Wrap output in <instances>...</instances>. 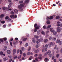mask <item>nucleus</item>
Wrapping results in <instances>:
<instances>
[{
    "instance_id": "f257e3e1",
    "label": "nucleus",
    "mask_w": 62,
    "mask_h": 62,
    "mask_svg": "<svg viewBox=\"0 0 62 62\" xmlns=\"http://www.w3.org/2000/svg\"><path fill=\"white\" fill-rule=\"evenodd\" d=\"M25 3H23L22 4H21L20 5H19L18 7V8L19 10L20 11H22L23 10V8H22L24 6Z\"/></svg>"
},
{
    "instance_id": "f03ea898",
    "label": "nucleus",
    "mask_w": 62,
    "mask_h": 62,
    "mask_svg": "<svg viewBox=\"0 0 62 62\" xmlns=\"http://www.w3.org/2000/svg\"><path fill=\"white\" fill-rule=\"evenodd\" d=\"M37 26V24H34V27H35V29L34 30V32H36L37 30H38V29H39V27Z\"/></svg>"
},
{
    "instance_id": "7ed1b4c3",
    "label": "nucleus",
    "mask_w": 62,
    "mask_h": 62,
    "mask_svg": "<svg viewBox=\"0 0 62 62\" xmlns=\"http://www.w3.org/2000/svg\"><path fill=\"white\" fill-rule=\"evenodd\" d=\"M10 17H11V18L13 17V19H15V18H16L17 16L16 15H15V16L14 15H10Z\"/></svg>"
},
{
    "instance_id": "20e7f679",
    "label": "nucleus",
    "mask_w": 62,
    "mask_h": 62,
    "mask_svg": "<svg viewBox=\"0 0 62 62\" xmlns=\"http://www.w3.org/2000/svg\"><path fill=\"white\" fill-rule=\"evenodd\" d=\"M56 43H58L59 44V45H61V44H62V43H61V41L58 39H57V40L56 41Z\"/></svg>"
},
{
    "instance_id": "39448f33",
    "label": "nucleus",
    "mask_w": 62,
    "mask_h": 62,
    "mask_svg": "<svg viewBox=\"0 0 62 62\" xmlns=\"http://www.w3.org/2000/svg\"><path fill=\"white\" fill-rule=\"evenodd\" d=\"M57 32H60L61 31H60V27H58L57 28Z\"/></svg>"
},
{
    "instance_id": "423d86ee",
    "label": "nucleus",
    "mask_w": 62,
    "mask_h": 62,
    "mask_svg": "<svg viewBox=\"0 0 62 62\" xmlns=\"http://www.w3.org/2000/svg\"><path fill=\"white\" fill-rule=\"evenodd\" d=\"M39 59H40L41 60V59H42V57H39L38 58L36 57L35 58V60L36 61H39Z\"/></svg>"
},
{
    "instance_id": "0eeeda50",
    "label": "nucleus",
    "mask_w": 62,
    "mask_h": 62,
    "mask_svg": "<svg viewBox=\"0 0 62 62\" xmlns=\"http://www.w3.org/2000/svg\"><path fill=\"white\" fill-rule=\"evenodd\" d=\"M51 33H53V35H55L57 34V32L54 31V30L51 31Z\"/></svg>"
},
{
    "instance_id": "6e6552de",
    "label": "nucleus",
    "mask_w": 62,
    "mask_h": 62,
    "mask_svg": "<svg viewBox=\"0 0 62 62\" xmlns=\"http://www.w3.org/2000/svg\"><path fill=\"white\" fill-rule=\"evenodd\" d=\"M9 5L8 6V8H9L11 7V6L12 5V2L9 3Z\"/></svg>"
},
{
    "instance_id": "1a4fd4ad",
    "label": "nucleus",
    "mask_w": 62,
    "mask_h": 62,
    "mask_svg": "<svg viewBox=\"0 0 62 62\" xmlns=\"http://www.w3.org/2000/svg\"><path fill=\"white\" fill-rule=\"evenodd\" d=\"M44 42L45 43H46L47 42V41H48V39H45L43 40Z\"/></svg>"
},
{
    "instance_id": "9d476101",
    "label": "nucleus",
    "mask_w": 62,
    "mask_h": 62,
    "mask_svg": "<svg viewBox=\"0 0 62 62\" xmlns=\"http://www.w3.org/2000/svg\"><path fill=\"white\" fill-rule=\"evenodd\" d=\"M44 61L45 62H48L49 61V59L47 58H46L44 59Z\"/></svg>"
},
{
    "instance_id": "9b49d317",
    "label": "nucleus",
    "mask_w": 62,
    "mask_h": 62,
    "mask_svg": "<svg viewBox=\"0 0 62 62\" xmlns=\"http://www.w3.org/2000/svg\"><path fill=\"white\" fill-rule=\"evenodd\" d=\"M16 49H14L13 51V54H15V53H16Z\"/></svg>"
},
{
    "instance_id": "f8f14e48",
    "label": "nucleus",
    "mask_w": 62,
    "mask_h": 62,
    "mask_svg": "<svg viewBox=\"0 0 62 62\" xmlns=\"http://www.w3.org/2000/svg\"><path fill=\"white\" fill-rule=\"evenodd\" d=\"M32 41L34 43H35V42H36V40H35V38H32Z\"/></svg>"
},
{
    "instance_id": "ddd939ff",
    "label": "nucleus",
    "mask_w": 62,
    "mask_h": 62,
    "mask_svg": "<svg viewBox=\"0 0 62 62\" xmlns=\"http://www.w3.org/2000/svg\"><path fill=\"white\" fill-rule=\"evenodd\" d=\"M51 51L48 50V51L47 52V54L48 55H49V54H51Z\"/></svg>"
},
{
    "instance_id": "4468645a",
    "label": "nucleus",
    "mask_w": 62,
    "mask_h": 62,
    "mask_svg": "<svg viewBox=\"0 0 62 62\" xmlns=\"http://www.w3.org/2000/svg\"><path fill=\"white\" fill-rule=\"evenodd\" d=\"M40 42V40L39 39H38L36 41V43H37V44H38V43H39Z\"/></svg>"
},
{
    "instance_id": "2eb2a0df",
    "label": "nucleus",
    "mask_w": 62,
    "mask_h": 62,
    "mask_svg": "<svg viewBox=\"0 0 62 62\" xmlns=\"http://www.w3.org/2000/svg\"><path fill=\"white\" fill-rule=\"evenodd\" d=\"M51 27V25H49L46 28L47 29V30H49V28H50Z\"/></svg>"
},
{
    "instance_id": "dca6fc26",
    "label": "nucleus",
    "mask_w": 62,
    "mask_h": 62,
    "mask_svg": "<svg viewBox=\"0 0 62 62\" xmlns=\"http://www.w3.org/2000/svg\"><path fill=\"white\" fill-rule=\"evenodd\" d=\"M5 16V15H4V14H2V15H1L0 16V17L2 19V18H3V17H4Z\"/></svg>"
},
{
    "instance_id": "f3484780",
    "label": "nucleus",
    "mask_w": 62,
    "mask_h": 62,
    "mask_svg": "<svg viewBox=\"0 0 62 62\" xmlns=\"http://www.w3.org/2000/svg\"><path fill=\"white\" fill-rule=\"evenodd\" d=\"M8 60V58H4L3 59V60L4 61H6Z\"/></svg>"
},
{
    "instance_id": "a211bd4d",
    "label": "nucleus",
    "mask_w": 62,
    "mask_h": 62,
    "mask_svg": "<svg viewBox=\"0 0 62 62\" xmlns=\"http://www.w3.org/2000/svg\"><path fill=\"white\" fill-rule=\"evenodd\" d=\"M7 54H10V51L9 50H8L7 51Z\"/></svg>"
},
{
    "instance_id": "6ab92c4d",
    "label": "nucleus",
    "mask_w": 62,
    "mask_h": 62,
    "mask_svg": "<svg viewBox=\"0 0 62 62\" xmlns=\"http://www.w3.org/2000/svg\"><path fill=\"white\" fill-rule=\"evenodd\" d=\"M29 2V0H26L25 1V3L27 4Z\"/></svg>"
},
{
    "instance_id": "aec40b11",
    "label": "nucleus",
    "mask_w": 62,
    "mask_h": 62,
    "mask_svg": "<svg viewBox=\"0 0 62 62\" xmlns=\"http://www.w3.org/2000/svg\"><path fill=\"white\" fill-rule=\"evenodd\" d=\"M7 46H5L4 47V51H6L7 50Z\"/></svg>"
},
{
    "instance_id": "412c9836",
    "label": "nucleus",
    "mask_w": 62,
    "mask_h": 62,
    "mask_svg": "<svg viewBox=\"0 0 62 62\" xmlns=\"http://www.w3.org/2000/svg\"><path fill=\"white\" fill-rule=\"evenodd\" d=\"M14 12L16 13H17L18 12V10L17 9H15L14 10Z\"/></svg>"
},
{
    "instance_id": "4be33fe9",
    "label": "nucleus",
    "mask_w": 62,
    "mask_h": 62,
    "mask_svg": "<svg viewBox=\"0 0 62 62\" xmlns=\"http://www.w3.org/2000/svg\"><path fill=\"white\" fill-rule=\"evenodd\" d=\"M36 47V48H39V44H37Z\"/></svg>"
},
{
    "instance_id": "5701e85b",
    "label": "nucleus",
    "mask_w": 62,
    "mask_h": 62,
    "mask_svg": "<svg viewBox=\"0 0 62 62\" xmlns=\"http://www.w3.org/2000/svg\"><path fill=\"white\" fill-rule=\"evenodd\" d=\"M56 49V50H58V47H56V45L55 46L54 48V49Z\"/></svg>"
},
{
    "instance_id": "b1692460",
    "label": "nucleus",
    "mask_w": 62,
    "mask_h": 62,
    "mask_svg": "<svg viewBox=\"0 0 62 62\" xmlns=\"http://www.w3.org/2000/svg\"><path fill=\"white\" fill-rule=\"evenodd\" d=\"M0 43H1V42H4V40L3 39H0Z\"/></svg>"
},
{
    "instance_id": "393cba45",
    "label": "nucleus",
    "mask_w": 62,
    "mask_h": 62,
    "mask_svg": "<svg viewBox=\"0 0 62 62\" xmlns=\"http://www.w3.org/2000/svg\"><path fill=\"white\" fill-rule=\"evenodd\" d=\"M40 40V41L41 42H42V41H43V39L42 38H41L40 39H39Z\"/></svg>"
},
{
    "instance_id": "a878e982",
    "label": "nucleus",
    "mask_w": 62,
    "mask_h": 62,
    "mask_svg": "<svg viewBox=\"0 0 62 62\" xmlns=\"http://www.w3.org/2000/svg\"><path fill=\"white\" fill-rule=\"evenodd\" d=\"M50 21L49 20H48L47 21V23L48 24H50Z\"/></svg>"
},
{
    "instance_id": "bb28decb",
    "label": "nucleus",
    "mask_w": 62,
    "mask_h": 62,
    "mask_svg": "<svg viewBox=\"0 0 62 62\" xmlns=\"http://www.w3.org/2000/svg\"><path fill=\"white\" fill-rule=\"evenodd\" d=\"M56 39V38H55L54 37L52 39V40L53 41H55V40Z\"/></svg>"
},
{
    "instance_id": "cd10ccee",
    "label": "nucleus",
    "mask_w": 62,
    "mask_h": 62,
    "mask_svg": "<svg viewBox=\"0 0 62 62\" xmlns=\"http://www.w3.org/2000/svg\"><path fill=\"white\" fill-rule=\"evenodd\" d=\"M56 19H60V17L59 16H56Z\"/></svg>"
},
{
    "instance_id": "c85d7f7f",
    "label": "nucleus",
    "mask_w": 62,
    "mask_h": 62,
    "mask_svg": "<svg viewBox=\"0 0 62 62\" xmlns=\"http://www.w3.org/2000/svg\"><path fill=\"white\" fill-rule=\"evenodd\" d=\"M27 39V38H25L23 39V41H25Z\"/></svg>"
},
{
    "instance_id": "c756f323",
    "label": "nucleus",
    "mask_w": 62,
    "mask_h": 62,
    "mask_svg": "<svg viewBox=\"0 0 62 62\" xmlns=\"http://www.w3.org/2000/svg\"><path fill=\"white\" fill-rule=\"evenodd\" d=\"M53 18H54V17L53 16H51L49 18V19H50V20H52V19H53Z\"/></svg>"
},
{
    "instance_id": "7c9ffc66",
    "label": "nucleus",
    "mask_w": 62,
    "mask_h": 62,
    "mask_svg": "<svg viewBox=\"0 0 62 62\" xmlns=\"http://www.w3.org/2000/svg\"><path fill=\"white\" fill-rule=\"evenodd\" d=\"M34 37L36 39H38V38H39V36L37 35H35L34 36Z\"/></svg>"
},
{
    "instance_id": "2f4dec72",
    "label": "nucleus",
    "mask_w": 62,
    "mask_h": 62,
    "mask_svg": "<svg viewBox=\"0 0 62 62\" xmlns=\"http://www.w3.org/2000/svg\"><path fill=\"white\" fill-rule=\"evenodd\" d=\"M0 54L1 55H3V52L2 51H1L0 52Z\"/></svg>"
},
{
    "instance_id": "473e14b6",
    "label": "nucleus",
    "mask_w": 62,
    "mask_h": 62,
    "mask_svg": "<svg viewBox=\"0 0 62 62\" xmlns=\"http://www.w3.org/2000/svg\"><path fill=\"white\" fill-rule=\"evenodd\" d=\"M35 53H38V52H39V50L37 49V50H35Z\"/></svg>"
},
{
    "instance_id": "72a5a7b5",
    "label": "nucleus",
    "mask_w": 62,
    "mask_h": 62,
    "mask_svg": "<svg viewBox=\"0 0 62 62\" xmlns=\"http://www.w3.org/2000/svg\"><path fill=\"white\" fill-rule=\"evenodd\" d=\"M4 41H6L7 40V39L6 38H3Z\"/></svg>"
},
{
    "instance_id": "f704fd0d",
    "label": "nucleus",
    "mask_w": 62,
    "mask_h": 62,
    "mask_svg": "<svg viewBox=\"0 0 62 62\" xmlns=\"http://www.w3.org/2000/svg\"><path fill=\"white\" fill-rule=\"evenodd\" d=\"M10 14H14V13L13 11H11V12Z\"/></svg>"
},
{
    "instance_id": "c9c22d12",
    "label": "nucleus",
    "mask_w": 62,
    "mask_h": 62,
    "mask_svg": "<svg viewBox=\"0 0 62 62\" xmlns=\"http://www.w3.org/2000/svg\"><path fill=\"white\" fill-rule=\"evenodd\" d=\"M22 50L23 51H24V48L23 47H22Z\"/></svg>"
},
{
    "instance_id": "e433bc0d",
    "label": "nucleus",
    "mask_w": 62,
    "mask_h": 62,
    "mask_svg": "<svg viewBox=\"0 0 62 62\" xmlns=\"http://www.w3.org/2000/svg\"><path fill=\"white\" fill-rule=\"evenodd\" d=\"M46 27V26L45 25H44L43 27V28L44 29H46V27Z\"/></svg>"
},
{
    "instance_id": "4c0bfd02",
    "label": "nucleus",
    "mask_w": 62,
    "mask_h": 62,
    "mask_svg": "<svg viewBox=\"0 0 62 62\" xmlns=\"http://www.w3.org/2000/svg\"><path fill=\"white\" fill-rule=\"evenodd\" d=\"M8 18H9V17L7 16L6 17L5 19L6 20H8Z\"/></svg>"
},
{
    "instance_id": "58836bf2",
    "label": "nucleus",
    "mask_w": 62,
    "mask_h": 62,
    "mask_svg": "<svg viewBox=\"0 0 62 62\" xmlns=\"http://www.w3.org/2000/svg\"><path fill=\"white\" fill-rule=\"evenodd\" d=\"M20 54H23V52H22V50H20Z\"/></svg>"
},
{
    "instance_id": "ea45409f",
    "label": "nucleus",
    "mask_w": 62,
    "mask_h": 62,
    "mask_svg": "<svg viewBox=\"0 0 62 62\" xmlns=\"http://www.w3.org/2000/svg\"><path fill=\"white\" fill-rule=\"evenodd\" d=\"M28 46V43H26L25 45V47H27Z\"/></svg>"
},
{
    "instance_id": "a19ab883",
    "label": "nucleus",
    "mask_w": 62,
    "mask_h": 62,
    "mask_svg": "<svg viewBox=\"0 0 62 62\" xmlns=\"http://www.w3.org/2000/svg\"><path fill=\"white\" fill-rule=\"evenodd\" d=\"M41 33L42 34H43V35H45V32L44 31H42Z\"/></svg>"
},
{
    "instance_id": "79ce46f5",
    "label": "nucleus",
    "mask_w": 62,
    "mask_h": 62,
    "mask_svg": "<svg viewBox=\"0 0 62 62\" xmlns=\"http://www.w3.org/2000/svg\"><path fill=\"white\" fill-rule=\"evenodd\" d=\"M2 9L3 10H6V8L5 7H3L2 8Z\"/></svg>"
},
{
    "instance_id": "37998d69",
    "label": "nucleus",
    "mask_w": 62,
    "mask_h": 62,
    "mask_svg": "<svg viewBox=\"0 0 62 62\" xmlns=\"http://www.w3.org/2000/svg\"><path fill=\"white\" fill-rule=\"evenodd\" d=\"M52 37H49L48 38V39L49 40H51L52 39Z\"/></svg>"
},
{
    "instance_id": "c03bdc74",
    "label": "nucleus",
    "mask_w": 62,
    "mask_h": 62,
    "mask_svg": "<svg viewBox=\"0 0 62 62\" xmlns=\"http://www.w3.org/2000/svg\"><path fill=\"white\" fill-rule=\"evenodd\" d=\"M50 44L51 45H52V46H53V45H54L53 43V42H51L50 43Z\"/></svg>"
},
{
    "instance_id": "a18cd8bd",
    "label": "nucleus",
    "mask_w": 62,
    "mask_h": 62,
    "mask_svg": "<svg viewBox=\"0 0 62 62\" xmlns=\"http://www.w3.org/2000/svg\"><path fill=\"white\" fill-rule=\"evenodd\" d=\"M23 1H19V3H20V4H22V3H23Z\"/></svg>"
},
{
    "instance_id": "49530a36",
    "label": "nucleus",
    "mask_w": 62,
    "mask_h": 62,
    "mask_svg": "<svg viewBox=\"0 0 62 62\" xmlns=\"http://www.w3.org/2000/svg\"><path fill=\"white\" fill-rule=\"evenodd\" d=\"M9 62H11L12 61V59L11 58H10L9 60Z\"/></svg>"
},
{
    "instance_id": "de8ad7c7",
    "label": "nucleus",
    "mask_w": 62,
    "mask_h": 62,
    "mask_svg": "<svg viewBox=\"0 0 62 62\" xmlns=\"http://www.w3.org/2000/svg\"><path fill=\"white\" fill-rule=\"evenodd\" d=\"M1 23H5V21H1Z\"/></svg>"
},
{
    "instance_id": "09e8293b",
    "label": "nucleus",
    "mask_w": 62,
    "mask_h": 62,
    "mask_svg": "<svg viewBox=\"0 0 62 62\" xmlns=\"http://www.w3.org/2000/svg\"><path fill=\"white\" fill-rule=\"evenodd\" d=\"M17 58V56H16L14 58V59H16V58Z\"/></svg>"
},
{
    "instance_id": "8fccbe9b",
    "label": "nucleus",
    "mask_w": 62,
    "mask_h": 62,
    "mask_svg": "<svg viewBox=\"0 0 62 62\" xmlns=\"http://www.w3.org/2000/svg\"><path fill=\"white\" fill-rule=\"evenodd\" d=\"M45 47H46V48H48V45L46 44L45 46Z\"/></svg>"
},
{
    "instance_id": "3c124183",
    "label": "nucleus",
    "mask_w": 62,
    "mask_h": 62,
    "mask_svg": "<svg viewBox=\"0 0 62 62\" xmlns=\"http://www.w3.org/2000/svg\"><path fill=\"white\" fill-rule=\"evenodd\" d=\"M59 55V54H57L56 55V56L58 58V57Z\"/></svg>"
},
{
    "instance_id": "603ef678",
    "label": "nucleus",
    "mask_w": 62,
    "mask_h": 62,
    "mask_svg": "<svg viewBox=\"0 0 62 62\" xmlns=\"http://www.w3.org/2000/svg\"><path fill=\"white\" fill-rule=\"evenodd\" d=\"M19 52H20L19 51V49H18L17 50V54H19Z\"/></svg>"
},
{
    "instance_id": "864d4df0",
    "label": "nucleus",
    "mask_w": 62,
    "mask_h": 62,
    "mask_svg": "<svg viewBox=\"0 0 62 62\" xmlns=\"http://www.w3.org/2000/svg\"><path fill=\"white\" fill-rule=\"evenodd\" d=\"M31 49V47L30 46H29V49H28V51H29Z\"/></svg>"
},
{
    "instance_id": "5fc2aeb1",
    "label": "nucleus",
    "mask_w": 62,
    "mask_h": 62,
    "mask_svg": "<svg viewBox=\"0 0 62 62\" xmlns=\"http://www.w3.org/2000/svg\"><path fill=\"white\" fill-rule=\"evenodd\" d=\"M13 44H14V45H15V44H16V43L15 42H13Z\"/></svg>"
},
{
    "instance_id": "6e6d98bb",
    "label": "nucleus",
    "mask_w": 62,
    "mask_h": 62,
    "mask_svg": "<svg viewBox=\"0 0 62 62\" xmlns=\"http://www.w3.org/2000/svg\"><path fill=\"white\" fill-rule=\"evenodd\" d=\"M59 60L60 62H62V60L61 59H59Z\"/></svg>"
},
{
    "instance_id": "4d7b16f0",
    "label": "nucleus",
    "mask_w": 62,
    "mask_h": 62,
    "mask_svg": "<svg viewBox=\"0 0 62 62\" xmlns=\"http://www.w3.org/2000/svg\"><path fill=\"white\" fill-rule=\"evenodd\" d=\"M23 56H24V57H25V56L26 54H25L24 53H23Z\"/></svg>"
},
{
    "instance_id": "13d9d810",
    "label": "nucleus",
    "mask_w": 62,
    "mask_h": 62,
    "mask_svg": "<svg viewBox=\"0 0 62 62\" xmlns=\"http://www.w3.org/2000/svg\"><path fill=\"white\" fill-rule=\"evenodd\" d=\"M18 38H15V40H18Z\"/></svg>"
},
{
    "instance_id": "bf43d9fd",
    "label": "nucleus",
    "mask_w": 62,
    "mask_h": 62,
    "mask_svg": "<svg viewBox=\"0 0 62 62\" xmlns=\"http://www.w3.org/2000/svg\"><path fill=\"white\" fill-rule=\"evenodd\" d=\"M41 56H42V55H41V54H40L39 55V57H41Z\"/></svg>"
},
{
    "instance_id": "052dcab7",
    "label": "nucleus",
    "mask_w": 62,
    "mask_h": 62,
    "mask_svg": "<svg viewBox=\"0 0 62 62\" xmlns=\"http://www.w3.org/2000/svg\"><path fill=\"white\" fill-rule=\"evenodd\" d=\"M35 56L36 57H37V56H38V54H36L35 55Z\"/></svg>"
},
{
    "instance_id": "680f3d73",
    "label": "nucleus",
    "mask_w": 62,
    "mask_h": 62,
    "mask_svg": "<svg viewBox=\"0 0 62 62\" xmlns=\"http://www.w3.org/2000/svg\"><path fill=\"white\" fill-rule=\"evenodd\" d=\"M53 28H51L50 29V31H53Z\"/></svg>"
},
{
    "instance_id": "e2e57ef3",
    "label": "nucleus",
    "mask_w": 62,
    "mask_h": 62,
    "mask_svg": "<svg viewBox=\"0 0 62 62\" xmlns=\"http://www.w3.org/2000/svg\"><path fill=\"white\" fill-rule=\"evenodd\" d=\"M39 30L38 31H37V34H38V35H39Z\"/></svg>"
},
{
    "instance_id": "0e129e2a",
    "label": "nucleus",
    "mask_w": 62,
    "mask_h": 62,
    "mask_svg": "<svg viewBox=\"0 0 62 62\" xmlns=\"http://www.w3.org/2000/svg\"><path fill=\"white\" fill-rule=\"evenodd\" d=\"M30 54V52H28L27 53V54L28 55H29V54Z\"/></svg>"
},
{
    "instance_id": "69168bd1",
    "label": "nucleus",
    "mask_w": 62,
    "mask_h": 62,
    "mask_svg": "<svg viewBox=\"0 0 62 62\" xmlns=\"http://www.w3.org/2000/svg\"><path fill=\"white\" fill-rule=\"evenodd\" d=\"M3 27H4V28H5V27H6V25H3Z\"/></svg>"
},
{
    "instance_id": "338daca9",
    "label": "nucleus",
    "mask_w": 62,
    "mask_h": 62,
    "mask_svg": "<svg viewBox=\"0 0 62 62\" xmlns=\"http://www.w3.org/2000/svg\"><path fill=\"white\" fill-rule=\"evenodd\" d=\"M13 40V38H12L10 40L11 41H12Z\"/></svg>"
},
{
    "instance_id": "774afa93",
    "label": "nucleus",
    "mask_w": 62,
    "mask_h": 62,
    "mask_svg": "<svg viewBox=\"0 0 62 62\" xmlns=\"http://www.w3.org/2000/svg\"><path fill=\"white\" fill-rule=\"evenodd\" d=\"M54 62H56V59H54Z\"/></svg>"
}]
</instances>
